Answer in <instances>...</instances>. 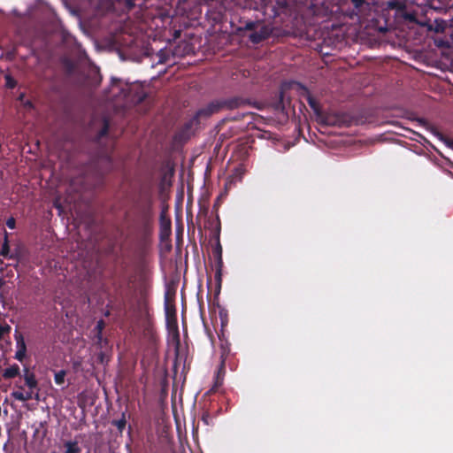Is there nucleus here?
Masks as SVG:
<instances>
[{"instance_id":"obj_1","label":"nucleus","mask_w":453,"mask_h":453,"mask_svg":"<svg viewBox=\"0 0 453 453\" xmlns=\"http://www.w3.org/2000/svg\"><path fill=\"white\" fill-rule=\"evenodd\" d=\"M127 228L141 247L151 241L154 226L153 202L149 196L139 198L127 213Z\"/></svg>"},{"instance_id":"obj_2","label":"nucleus","mask_w":453,"mask_h":453,"mask_svg":"<svg viewBox=\"0 0 453 453\" xmlns=\"http://www.w3.org/2000/svg\"><path fill=\"white\" fill-rule=\"evenodd\" d=\"M117 89L127 102L139 104L147 96V93L138 85H134L127 88H119V84L114 81L111 90Z\"/></svg>"},{"instance_id":"obj_3","label":"nucleus","mask_w":453,"mask_h":453,"mask_svg":"<svg viewBox=\"0 0 453 453\" xmlns=\"http://www.w3.org/2000/svg\"><path fill=\"white\" fill-rule=\"evenodd\" d=\"M175 292L167 289L165 293V319L168 324L172 321L176 322V308L174 303Z\"/></svg>"},{"instance_id":"obj_4","label":"nucleus","mask_w":453,"mask_h":453,"mask_svg":"<svg viewBox=\"0 0 453 453\" xmlns=\"http://www.w3.org/2000/svg\"><path fill=\"white\" fill-rule=\"evenodd\" d=\"M317 121L325 126H342L345 122L343 116L335 112L319 113Z\"/></svg>"},{"instance_id":"obj_5","label":"nucleus","mask_w":453,"mask_h":453,"mask_svg":"<svg viewBox=\"0 0 453 453\" xmlns=\"http://www.w3.org/2000/svg\"><path fill=\"white\" fill-rule=\"evenodd\" d=\"M223 104H224L220 103V102L211 103L206 107L200 109L196 112L193 121H196L197 123L199 119L208 118V117L211 116L212 114L219 111V110L223 106Z\"/></svg>"},{"instance_id":"obj_6","label":"nucleus","mask_w":453,"mask_h":453,"mask_svg":"<svg viewBox=\"0 0 453 453\" xmlns=\"http://www.w3.org/2000/svg\"><path fill=\"white\" fill-rule=\"evenodd\" d=\"M142 335L150 346H154L157 343L158 335L150 321L144 324Z\"/></svg>"},{"instance_id":"obj_7","label":"nucleus","mask_w":453,"mask_h":453,"mask_svg":"<svg viewBox=\"0 0 453 453\" xmlns=\"http://www.w3.org/2000/svg\"><path fill=\"white\" fill-rule=\"evenodd\" d=\"M223 258L215 259V296H219L222 286Z\"/></svg>"},{"instance_id":"obj_8","label":"nucleus","mask_w":453,"mask_h":453,"mask_svg":"<svg viewBox=\"0 0 453 453\" xmlns=\"http://www.w3.org/2000/svg\"><path fill=\"white\" fill-rule=\"evenodd\" d=\"M418 123L425 127H426L428 130H430L440 141L445 143L446 146L453 150V139H450L449 137H446L440 132H438L434 127H431L425 119H417Z\"/></svg>"},{"instance_id":"obj_9","label":"nucleus","mask_w":453,"mask_h":453,"mask_svg":"<svg viewBox=\"0 0 453 453\" xmlns=\"http://www.w3.org/2000/svg\"><path fill=\"white\" fill-rule=\"evenodd\" d=\"M16 341L18 350L16 351L15 358L22 362L26 357L27 346L21 334H19V336L16 335Z\"/></svg>"},{"instance_id":"obj_10","label":"nucleus","mask_w":453,"mask_h":453,"mask_svg":"<svg viewBox=\"0 0 453 453\" xmlns=\"http://www.w3.org/2000/svg\"><path fill=\"white\" fill-rule=\"evenodd\" d=\"M290 104L289 98L287 96L285 90H282L280 96L279 102L274 104V108L278 111L286 112L288 115L287 107Z\"/></svg>"},{"instance_id":"obj_11","label":"nucleus","mask_w":453,"mask_h":453,"mask_svg":"<svg viewBox=\"0 0 453 453\" xmlns=\"http://www.w3.org/2000/svg\"><path fill=\"white\" fill-rule=\"evenodd\" d=\"M24 380L26 385L31 389V391L37 388L38 382L35 379L34 372H30L27 369H25Z\"/></svg>"},{"instance_id":"obj_12","label":"nucleus","mask_w":453,"mask_h":453,"mask_svg":"<svg viewBox=\"0 0 453 453\" xmlns=\"http://www.w3.org/2000/svg\"><path fill=\"white\" fill-rule=\"evenodd\" d=\"M19 374V366L16 364L11 365L4 371L3 377L4 379H12Z\"/></svg>"},{"instance_id":"obj_13","label":"nucleus","mask_w":453,"mask_h":453,"mask_svg":"<svg viewBox=\"0 0 453 453\" xmlns=\"http://www.w3.org/2000/svg\"><path fill=\"white\" fill-rule=\"evenodd\" d=\"M64 447L65 449L64 453H81V449L76 441H67L64 443Z\"/></svg>"},{"instance_id":"obj_14","label":"nucleus","mask_w":453,"mask_h":453,"mask_svg":"<svg viewBox=\"0 0 453 453\" xmlns=\"http://www.w3.org/2000/svg\"><path fill=\"white\" fill-rule=\"evenodd\" d=\"M12 395L14 399L21 402H26L28 400H31L33 398V392L28 391L26 393H23L21 390L13 391L12 393Z\"/></svg>"},{"instance_id":"obj_15","label":"nucleus","mask_w":453,"mask_h":453,"mask_svg":"<svg viewBox=\"0 0 453 453\" xmlns=\"http://www.w3.org/2000/svg\"><path fill=\"white\" fill-rule=\"evenodd\" d=\"M94 341L96 346L100 349H107L109 347V342L106 338H104L103 334H95Z\"/></svg>"},{"instance_id":"obj_16","label":"nucleus","mask_w":453,"mask_h":453,"mask_svg":"<svg viewBox=\"0 0 453 453\" xmlns=\"http://www.w3.org/2000/svg\"><path fill=\"white\" fill-rule=\"evenodd\" d=\"M112 425L117 427L120 434H122L127 426L126 413L123 412L119 419L113 420Z\"/></svg>"},{"instance_id":"obj_17","label":"nucleus","mask_w":453,"mask_h":453,"mask_svg":"<svg viewBox=\"0 0 453 453\" xmlns=\"http://www.w3.org/2000/svg\"><path fill=\"white\" fill-rule=\"evenodd\" d=\"M256 119H257V137H261V138H267L270 136V133L268 131H264L259 126L258 124L260 123V121H264V118L257 115L256 116Z\"/></svg>"},{"instance_id":"obj_18","label":"nucleus","mask_w":453,"mask_h":453,"mask_svg":"<svg viewBox=\"0 0 453 453\" xmlns=\"http://www.w3.org/2000/svg\"><path fill=\"white\" fill-rule=\"evenodd\" d=\"M101 124H102V127L97 134V141L100 142V140L106 135L107 132H108V128H109V122L108 120L104 118L101 121Z\"/></svg>"},{"instance_id":"obj_19","label":"nucleus","mask_w":453,"mask_h":453,"mask_svg":"<svg viewBox=\"0 0 453 453\" xmlns=\"http://www.w3.org/2000/svg\"><path fill=\"white\" fill-rule=\"evenodd\" d=\"M9 252H10V246H9V241H8V234L5 232L4 241V243L0 250V255L4 257H10Z\"/></svg>"},{"instance_id":"obj_20","label":"nucleus","mask_w":453,"mask_h":453,"mask_svg":"<svg viewBox=\"0 0 453 453\" xmlns=\"http://www.w3.org/2000/svg\"><path fill=\"white\" fill-rule=\"evenodd\" d=\"M212 255L214 259L221 258L222 257V247L219 242V235L217 236V243L215 247L212 249Z\"/></svg>"},{"instance_id":"obj_21","label":"nucleus","mask_w":453,"mask_h":453,"mask_svg":"<svg viewBox=\"0 0 453 453\" xmlns=\"http://www.w3.org/2000/svg\"><path fill=\"white\" fill-rule=\"evenodd\" d=\"M223 382H224V378L223 377L215 376L214 377V383H213L211 388L210 389V392H212V393L218 392L219 389L223 385Z\"/></svg>"},{"instance_id":"obj_22","label":"nucleus","mask_w":453,"mask_h":453,"mask_svg":"<svg viewBox=\"0 0 453 453\" xmlns=\"http://www.w3.org/2000/svg\"><path fill=\"white\" fill-rule=\"evenodd\" d=\"M66 375V372L65 370H60L55 373L54 380L57 385H63L65 383V377Z\"/></svg>"},{"instance_id":"obj_23","label":"nucleus","mask_w":453,"mask_h":453,"mask_svg":"<svg viewBox=\"0 0 453 453\" xmlns=\"http://www.w3.org/2000/svg\"><path fill=\"white\" fill-rule=\"evenodd\" d=\"M105 327V322L104 319H99L94 328L95 334H103V331Z\"/></svg>"},{"instance_id":"obj_24","label":"nucleus","mask_w":453,"mask_h":453,"mask_svg":"<svg viewBox=\"0 0 453 453\" xmlns=\"http://www.w3.org/2000/svg\"><path fill=\"white\" fill-rule=\"evenodd\" d=\"M309 104L313 109V111L315 112V115H316V119H318V114L319 113H322V111H320V109H319V107L318 105V103L316 102L315 99L310 97L309 98Z\"/></svg>"},{"instance_id":"obj_25","label":"nucleus","mask_w":453,"mask_h":453,"mask_svg":"<svg viewBox=\"0 0 453 453\" xmlns=\"http://www.w3.org/2000/svg\"><path fill=\"white\" fill-rule=\"evenodd\" d=\"M225 374H226L225 359L222 358L221 362L218 367L215 376H220V377L225 378Z\"/></svg>"},{"instance_id":"obj_26","label":"nucleus","mask_w":453,"mask_h":453,"mask_svg":"<svg viewBox=\"0 0 453 453\" xmlns=\"http://www.w3.org/2000/svg\"><path fill=\"white\" fill-rule=\"evenodd\" d=\"M5 80H6V86L10 88H13L15 86H16V81L12 78L11 76H6L5 77Z\"/></svg>"},{"instance_id":"obj_27","label":"nucleus","mask_w":453,"mask_h":453,"mask_svg":"<svg viewBox=\"0 0 453 453\" xmlns=\"http://www.w3.org/2000/svg\"><path fill=\"white\" fill-rule=\"evenodd\" d=\"M6 226L10 228V229H14L16 227V220L13 217H10L7 220H6Z\"/></svg>"},{"instance_id":"obj_28","label":"nucleus","mask_w":453,"mask_h":453,"mask_svg":"<svg viewBox=\"0 0 453 453\" xmlns=\"http://www.w3.org/2000/svg\"><path fill=\"white\" fill-rule=\"evenodd\" d=\"M219 317L221 319V325L225 326V324L227 322L226 319V311L224 310L219 311Z\"/></svg>"},{"instance_id":"obj_29","label":"nucleus","mask_w":453,"mask_h":453,"mask_svg":"<svg viewBox=\"0 0 453 453\" xmlns=\"http://www.w3.org/2000/svg\"><path fill=\"white\" fill-rule=\"evenodd\" d=\"M97 358L98 360L100 361L101 364H104V360H105V353H104V349H102L98 352L97 354Z\"/></svg>"},{"instance_id":"obj_30","label":"nucleus","mask_w":453,"mask_h":453,"mask_svg":"<svg viewBox=\"0 0 453 453\" xmlns=\"http://www.w3.org/2000/svg\"><path fill=\"white\" fill-rule=\"evenodd\" d=\"M11 327L9 326H3L0 325V339L3 338L5 332H9Z\"/></svg>"},{"instance_id":"obj_31","label":"nucleus","mask_w":453,"mask_h":453,"mask_svg":"<svg viewBox=\"0 0 453 453\" xmlns=\"http://www.w3.org/2000/svg\"><path fill=\"white\" fill-rule=\"evenodd\" d=\"M351 2L357 9H359L365 4V0H351Z\"/></svg>"},{"instance_id":"obj_32","label":"nucleus","mask_w":453,"mask_h":453,"mask_svg":"<svg viewBox=\"0 0 453 453\" xmlns=\"http://www.w3.org/2000/svg\"><path fill=\"white\" fill-rule=\"evenodd\" d=\"M177 165H174V164H172L170 161L167 163L166 166H165V170H169V171H172V170H174L175 167Z\"/></svg>"},{"instance_id":"obj_33","label":"nucleus","mask_w":453,"mask_h":453,"mask_svg":"<svg viewBox=\"0 0 453 453\" xmlns=\"http://www.w3.org/2000/svg\"><path fill=\"white\" fill-rule=\"evenodd\" d=\"M88 173V172H82V173L81 174L79 180L81 181H82V182L85 181L88 179V174H87Z\"/></svg>"},{"instance_id":"obj_34","label":"nucleus","mask_w":453,"mask_h":453,"mask_svg":"<svg viewBox=\"0 0 453 453\" xmlns=\"http://www.w3.org/2000/svg\"><path fill=\"white\" fill-rule=\"evenodd\" d=\"M22 104L26 108L30 109L33 106L31 101H29V100H25Z\"/></svg>"},{"instance_id":"obj_35","label":"nucleus","mask_w":453,"mask_h":453,"mask_svg":"<svg viewBox=\"0 0 453 453\" xmlns=\"http://www.w3.org/2000/svg\"><path fill=\"white\" fill-rule=\"evenodd\" d=\"M19 100L23 103L25 101V94L24 93H21L19 96Z\"/></svg>"},{"instance_id":"obj_36","label":"nucleus","mask_w":453,"mask_h":453,"mask_svg":"<svg viewBox=\"0 0 453 453\" xmlns=\"http://www.w3.org/2000/svg\"><path fill=\"white\" fill-rule=\"evenodd\" d=\"M250 40L252 42H255V33H250Z\"/></svg>"},{"instance_id":"obj_37","label":"nucleus","mask_w":453,"mask_h":453,"mask_svg":"<svg viewBox=\"0 0 453 453\" xmlns=\"http://www.w3.org/2000/svg\"><path fill=\"white\" fill-rule=\"evenodd\" d=\"M5 281L3 277H0V288H2L4 285Z\"/></svg>"},{"instance_id":"obj_38","label":"nucleus","mask_w":453,"mask_h":453,"mask_svg":"<svg viewBox=\"0 0 453 453\" xmlns=\"http://www.w3.org/2000/svg\"><path fill=\"white\" fill-rule=\"evenodd\" d=\"M127 4L128 8H132L134 6V4L130 0H127Z\"/></svg>"},{"instance_id":"obj_39","label":"nucleus","mask_w":453,"mask_h":453,"mask_svg":"<svg viewBox=\"0 0 453 453\" xmlns=\"http://www.w3.org/2000/svg\"><path fill=\"white\" fill-rule=\"evenodd\" d=\"M211 172L205 171L204 172V178L206 179V178L210 177L211 176Z\"/></svg>"},{"instance_id":"obj_40","label":"nucleus","mask_w":453,"mask_h":453,"mask_svg":"<svg viewBox=\"0 0 453 453\" xmlns=\"http://www.w3.org/2000/svg\"><path fill=\"white\" fill-rule=\"evenodd\" d=\"M256 107H257V110L262 109V105L258 102H257Z\"/></svg>"},{"instance_id":"obj_41","label":"nucleus","mask_w":453,"mask_h":453,"mask_svg":"<svg viewBox=\"0 0 453 453\" xmlns=\"http://www.w3.org/2000/svg\"><path fill=\"white\" fill-rule=\"evenodd\" d=\"M86 187H81L80 188L76 189V191H81L82 189H85Z\"/></svg>"},{"instance_id":"obj_42","label":"nucleus","mask_w":453,"mask_h":453,"mask_svg":"<svg viewBox=\"0 0 453 453\" xmlns=\"http://www.w3.org/2000/svg\"><path fill=\"white\" fill-rule=\"evenodd\" d=\"M389 6H391V7H395V4L390 3V4H389Z\"/></svg>"},{"instance_id":"obj_43","label":"nucleus","mask_w":453,"mask_h":453,"mask_svg":"<svg viewBox=\"0 0 453 453\" xmlns=\"http://www.w3.org/2000/svg\"><path fill=\"white\" fill-rule=\"evenodd\" d=\"M408 19H409L410 20H413V18H412L411 16H410V15L408 16Z\"/></svg>"},{"instance_id":"obj_44","label":"nucleus","mask_w":453,"mask_h":453,"mask_svg":"<svg viewBox=\"0 0 453 453\" xmlns=\"http://www.w3.org/2000/svg\"><path fill=\"white\" fill-rule=\"evenodd\" d=\"M3 263L2 259H0V265Z\"/></svg>"}]
</instances>
